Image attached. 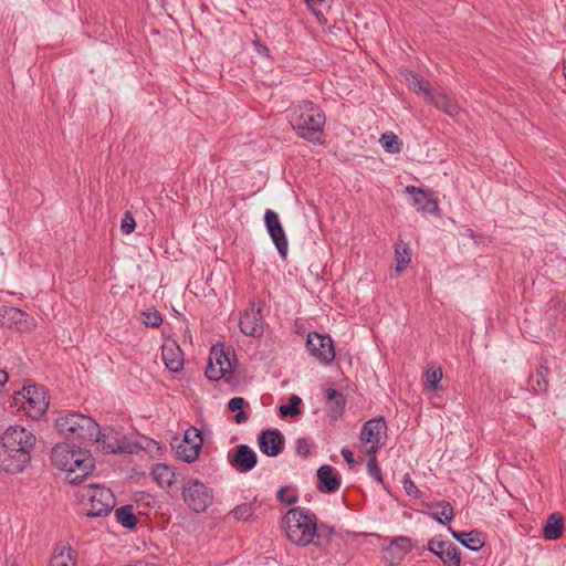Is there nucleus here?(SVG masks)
I'll return each instance as SVG.
<instances>
[{"instance_id": "nucleus-8", "label": "nucleus", "mask_w": 566, "mask_h": 566, "mask_svg": "<svg viewBox=\"0 0 566 566\" xmlns=\"http://www.w3.org/2000/svg\"><path fill=\"white\" fill-rule=\"evenodd\" d=\"M387 424L384 417L373 418L363 424L359 440L361 443H369L367 454H376L384 446L382 438L386 436Z\"/></svg>"}, {"instance_id": "nucleus-59", "label": "nucleus", "mask_w": 566, "mask_h": 566, "mask_svg": "<svg viewBox=\"0 0 566 566\" xmlns=\"http://www.w3.org/2000/svg\"><path fill=\"white\" fill-rule=\"evenodd\" d=\"M12 566H15V565H12Z\"/></svg>"}, {"instance_id": "nucleus-34", "label": "nucleus", "mask_w": 566, "mask_h": 566, "mask_svg": "<svg viewBox=\"0 0 566 566\" xmlns=\"http://www.w3.org/2000/svg\"><path fill=\"white\" fill-rule=\"evenodd\" d=\"M248 406L249 403L242 397H233L230 399V401L228 402L229 411H238V413L234 416L235 423H244L248 420V415L243 410V408Z\"/></svg>"}, {"instance_id": "nucleus-11", "label": "nucleus", "mask_w": 566, "mask_h": 566, "mask_svg": "<svg viewBox=\"0 0 566 566\" xmlns=\"http://www.w3.org/2000/svg\"><path fill=\"white\" fill-rule=\"evenodd\" d=\"M0 325L24 333L33 327V319L25 312L13 306H0Z\"/></svg>"}, {"instance_id": "nucleus-25", "label": "nucleus", "mask_w": 566, "mask_h": 566, "mask_svg": "<svg viewBox=\"0 0 566 566\" xmlns=\"http://www.w3.org/2000/svg\"><path fill=\"white\" fill-rule=\"evenodd\" d=\"M209 358H212L216 366L223 367L229 373L233 371L235 354L230 348L226 350L222 345H214L211 348Z\"/></svg>"}, {"instance_id": "nucleus-10", "label": "nucleus", "mask_w": 566, "mask_h": 566, "mask_svg": "<svg viewBox=\"0 0 566 566\" xmlns=\"http://www.w3.org/2000/svg\"><path fill=\"white\" fill-rule=\"evenodd\" d=\"M202 443L201 432L190 427L185 431L184 439L175 446L176 453L184 462L191 463L198 459Z\"/></svg>"}, {"instance_id": "nucleus-4", "label": "nucleus", "mask_w": 566, "mask_h": 566, "mask_svg": "<svg viewBox=\"0 0 566 566\" xmlns=\"http://www.w3.org/2000/svg\"><path fill=\"white\" fill-rule=\"evenodd\" d=\"M78 495L82 500L87 499L91 503V509L86 513L88 517L105 516L109 514L116 504L113 492L97 484L83 486Z\"/></svg>"}, {"instance_id": "nucleus-9", "label": "nucleus", "mask_w": 566, "mask_h": 566, "mask_svg": "<svg viewBox=\"0 0 566 566\" xmlns=\"http://www.w3.org/2000/svg\"><path fill=\"white\" fill-rule=\"evenodd\" d=\"M36 442L35 436L21 426H11L9 427L0 439V447H4V449L23 448L27 449V452L31 454L32 449L34 448Z\"/></svg>"}, {"instance_id": "nucleus-17", "label": "nucleus", "mask_w": 566, "mask_h": 566, "mask_svg": "<svg viewBox=\"0 0 566 566\" xmlns=\"http://www.w3.org/2000/svg\"><path fill=\"white\" fill-rule=\"evenodd\" d=\"M91 443H97L101 450L106 454L123 453L128 449L124 437L113 428H104V430L99 428V433L94 437Z\"/></svg>"}, {"instance_id": "nucleus-27", "label": "nucleus", "mask_w": 566, "mask_h": 566, "mask_svg": "<svg viewBox=\"0 0 566 566\" xmlns=\"http://www.w3.org/2000/svg\"><path fill=\"white\" fill-rule=\"evenodd\" d=\"M405 81L410 90L417 94H423L426 98L433 91L429 81L424 80L412 71H408L405 74Z\"/></svg>"}, {"instance_id": "nucleus-5", "label": "nucleus", "mask_w": 566, "mask_h": 566, "mask_svg": "<svg viewBox=\"0 0 566 566\" xmlns=\"http://www.w3.org/2000/svg\"><path fill=\"white\" fill-rule=\"evenodd\" d=\"M182 499L196 513L205 512L213 502L211 490L198 479H189L182 486Z\"/></svg>"}, {"instance_id": "nucleus-37", "label": "nucleus", "mask_w": 566, "mask_h": 566, "mask_svg": "<svg viewBox=\"0 0 566 566\" xmlns=\"http://www.w3.org/2000/svg\"><path fill=\"white\" fill-rule=\"evenodd\" d=\"M463 536L465 537L463 546L471 551H479L484 545V536L479 531L465 533Z\"/></svg>"}, {"instance_id": "nucleus-52", "label": "nucleus", "mask_w": 566, "mask_h": 566, "mask_svg": "<svg viewBox=\"0 0 566 566\" xmlns=\"http://www.w3.org/2000/svg\"><path fill=\"white\" fill-rule=\"evenodd\" d=\"M340 454L350 467L355 463L353 452L348 448L344 447L340 450Z\"/></svg>"}, {"instance_id": "nucleus-53", "label": "nucleus", "mask_w": 566, "mask_h": 566, "mask_svg": "<svg viewBox=\"0 0 566 566\" xmlns=\"http://www.w3.org/2000/svg\"><path fill=\"white\" fill-rule=\"evenodd\" d=\"M449 530L451 531L452 536H453V537H454L459 543H461V544L463 545V544H464V542H463V541H464V538H465L463 535H465V533H464V532H454V531H452L451 528H449Z\"/></svg>"}, {"instance_id": "nucleus-18", "label": "nucleus", "mask_w": 566, "mask_h": 566, "mask_svg": "<svg viewBox=\"0 0 566 566\" xmlns=\"http://www.w3.org/2000/svg\"><path fill=\"white\" fill-rule=\"evenodd\" d=\"M258 443L262 453L273 458L282 453L285 439L279 429H265L260 432Z\"/></svg>"}, {"instance_id": "nucleus-23", "label": "nucleus", "mask_w": 566, "mask_h": 566, "mask_svg": "<svg viewBox=\"0 0 566 566\" xmlns=\"http://www.w3.org/2000/svg\"><path fill=\"white\" fill-rule=\"evenodd\" d=\"M406 190L412 195L413 206L426 213H436L439 210L438 202L432 193L415 186H408Z\"/></svg>"}, {"instance_id": "nucleus-1", "label": "nucleus", "mask_w": 566, "mask_h": 566, "mask_svg": "<svg viewBox=\"0 0 566 566\" xmlns=\"http://www.w3.org/2000/svg\"><path fill=\"white\" fill-rule=\"evenodd\" d=\"M325 114L311 101L294 107L290 124L296 135L310 143H321L324 133Z\"/></svg>"}, {"instance_id": "nucleus-26", "label": "nucleus", "mask_w": 566, "mask_h": 566, "mask_svg": "<svg viewBox=\"0 0 566 566\" xmlns=\"http://www.w3.org/2000/svg\"><path fill=\"white\" fill-rule=\"evenodd\" d=\"M564 518L559 513H553L546 520L543 527V536L545 539L555 541L563 535Z\"/></svg>"}, {"instance_id": "nucleus-29", "label": "nucleus", "mask_w": 566, "mask_h": 566, "mask_svg": "<svg viewBox=\"0 0 566 566\" xmlns=\"http://www.w3.org/2000/svg\"><path fill=\"white\" fill-rule=\"evenodd\" d=\"M72 548L67 545L61 544L54 548L49 566H75L72 557Z\"/></svg>"}, {"instance_id": "nucleus-58", "label": "nucleus", "mask_w": 566, "mask_h": 566, "mask_svg": "<svg viewBox=\"0 0 566 566\" xmlns=\"http://www.w3.org/2000/svg\"><path fill=\"white\" fill-rule=\"evenodd\" d=\"M564 75H565V78H566V60L564 61Z\"/></svg>"}, {"instance_id": "nucleus-43", "label": "nucleus", "mask_w": 566, "mask_h": 566, "mask_svg": "<svg viewBox=\"0 0 566 566\" xmlns=\"http://www.w3.org/2000/svg\"><path fill=\"white\" fill-rule=\"evenodd\" d=\"M140 315L143 316V324H145L148 327L157 328L163 323V317L158 311L142 312Z\"/></svg>"}, {"instance_id": "nucleus-13", "label": "nucleus", "mask_w": 566, "mask_h": 566, "mask_svg": "<svg viewBox=\"0 0 566 566\" xmlns=\"http://www.w3.org/2000/svg\"><path fill=\"white\" fill-rule=\"evenodd\" d=\"M94 458L81 447H77L76 458L71 462V472H66V479L71 484L81 483L94 469Z\"/></svg>"}, {"instance_id": "nucleus-21", "label": "nucleus", "mask_w": 566, "mask_h": 566, "mask_svg": "<svg viewBox=\"0 0 566 566\" xmlns=\"http://www.w3.org/2000/svg\"><path fill=\"white\" fill-rule=\"evenodd\" d=\"M77 448L69 443H57L52 449L51 461L52 464L65 472H71V462L76 458Z\"/></svg>"}, {"instance_id": "nucleus-45", "label": "nucleus", "mask_w": 566, "mask_h": 566, "mask_svg": "<svg viewBox=\"0 0 566 566\" xmlns=\"http://www.w3.org/2000/svg\"><path fill=\"white\" fill-rule=\"evenodd\" d=\"M289 490H292V486H290V485L282 486L277 491L276 497L283 504L293 505L298 501V495H297V493H293L291 495L285 494Z\"/></svg>"}, {"instance_id": "nucleus-19", "label": "nucleus", "mask_w": 566, "mask_h": 566, "mask_svg": "<svg viewBox=\"0 0 566 566\" xmlns=\"http://www.w3.org/2000/svg\"><path fill=\"white\" fill-rule=\"evenodd\" d=\"M239 326L241 332L251 337H261L264 332L261 310L254 308V304L244 311L240 317Z\"/></svg>"}, {"instance_id": "nucleus-54", "label": "nucleus", "mask_w": 566, "mask_h": 566, "mask_svg": "<svg viewBox=\"0 0 566 566\" xmlns=\"http://www.w3.org/2000/svg\"><path fill=\"white\" fill-rule=\"evenodd\" d=\"M9 379L8 373L3 369H0V387L3 386Z\"/></svg>"}, {"instance_id": "nucleus-6", "label": "nucleus", "mask_w": 566, "mask_h": 566, "mask_svg": "<svg viewBox=\"0 0 566 566\" xmlns=\"http://www.w3.org/2000/svg\"><path fill=\"white\" fill-rule=\"evenodd\" d=\"M17 395L25 400L27 406L24 409L28 410L31 418L39 419L46 412L49 396L45 387L40 385H24Z\"/></svg>"}, {"instance_id": "nucleus-41", "label": "nucleus", "mask_w": 566, "mask_h": 566, "mask_svg": "<svg viewBox=\"0 0 566 566\" xmlns=\"http://www.w3.org/2000/svg\"><path fill=\"white\" fill-rule=\"evenodd\" d=\"M441 379H442V369L440 367H438V368L430 367L426 371V385L428 386L429 389L436 390L438 387V384L441 381Z\"/></svg>"}, {"instance_id": "nucleus-42", "label": "nucleus", "mask_w": 566, "mask_h": 566, "mask_svg": "<svg viewBox=\"0 0 566 566\" xmlns=\"http://www.w3.org/2000/svg\"><path fill=\"white\" fill-rule=\"evenodd\" d=\"M226 374H230L229 371H227L226 369H223V367H218L214 365L212 358H209V364L206 368V377L210 380V381H218L220 380Z\"/></svg>"}, {"instance_id": "nucleus-24", "label": "nucleus", "mask_w": 566, "mask_h": 566, "mask_svg": "<svg viewBox=\"0 0 566 566\" xmlns=\"http://www.w3.org/2000/svg\"><path fill=\"white\" fill-rule=\"evenodd\" d=\"M548 375V366L546 365V363H541L536 367L535 373L531 374L527 379L530 389L536 395L546 394L549 386Z\"/></svg>"}, {"instance_id": "nucleus-51", "label": "nucleus", "mask_w": 566, "mask_h": 566, "mask_svg": "<svg viewBox=\"0 0 566 566\" xmlns=\"http://www.w3.org/2000/svg\"><path fill=\"white\" fill-rule=\"evenodd\" d=\"M344 395L342 392H339L338 390L334 389V388H328L326 389L325 391V397L328 401H333V400H336L340 397H343Z\"/></svg>"}, {"instance_id": "nucleus-35", "label": "nucleus", "mask_w": 566, "mask_h": 566, "mask_svg": "<svg viewBox=\"0 0 566 566\" xmlns=\"http://www.w3.org/2000/svg\"><path fill=\"white\" fill-rule=\"evenodd\" d=\"M380 143L387 153L396 154L401 150V140L391 132L384 133L380 137Z\"/></svg>"}, {"instance_id": "nucleus-31", "label": "nucleus", "mask_w": 566, "mask_h": 566, "mask_svg": "<svg viewBox=\"0 0 566 566\" xmlns=\"http://www.w3.org/2000/svg\"><path fill=\"white\" fill-rule=\"evenodd\" d=\"M151 475L161 488H169L175 479L171 468L163 463H158L153 468Z\"/></svg>"}, {"instance_id": "nucleus-38", "label": "nucleus", "mask_w": 566, "mask_h": 566, "mask_svg": "<svg viewBox=\"0 0 566 566\" xmlns=\"http://www.w3.org/2000/svg\"><path fill=\"white\" fill-rule=\"evenodd\" d=\"M440 511L433 514V517L441 524H448L453 518V507L447 501H441L438 504Z\"/></svg>"}, {"instance_id": "nucleus-2", "label": "nucleus", "mask_w": 566, "mask_h": 566, "mask_svg": "<svg viewBox=\"0 0 566 566\" xmlns=\"http://www.w3.org/2000/svg\"><path fill=\"white\" fill-rule=\"evenodd\" d=\"M59 433L69 440H76L80 444L92 442L99 433V424L91 417L80 412H60L54 420Z\"/></svg>"}, {"instance_id": "nucleus-46", "label": "nucleus", "mask_w": 566, "mask_h": 566, "mask_svg": "<svg viewBox=\"0 0 566 566\" xmlns=\"http://www.w3.org/2000/svg\"><path fill=\"white\" fill-rule=\"evenodd\" d=\"M233 516L240 521H248L249 517L253 514V507L249 503H243L235 506L232 511Z\"/></svg>"}, {"instance_id": "nucleus-3", "label": "nucleus", "mask_w": 566, "mask_h": 566, "mask_svg": "<svg viewBox=\"0 0 566 566\" xmlns=\"http://www.w3.org/2000/svg\"><path fill=\"white\" fill-rule=\"evenodd\" d=\"M283 522L286 536L293 544L305 547L314 542L316 515L310 509L293 507L286 512Z\"/></svg>"}, {"instance_id": "nucleus-20", "label": "nucleus", "mask_w": 566, "mask_h": 566, "mask_svg": "<svg viewBox=\"0 0 566 566\" xmlns=\"http://www.w3.org/2000/svg\"><path fill=\"white\" fill-rule=\"evenodd\" d=\"M410 549V538L405 536L395 537L385 551V559L388 563V566H399Z\"/></svg>"}, {"instance_id": "nucleus-15", "label": "nucleus", "mask_w": 566, "mask_h": 566, "mask_svg": "<svg viewBox=\"0 0 566 566\" xmlns=\"http://www.w3.org/2000/svg\"><path fill=\"white\" fill-rule=\"evenodd\" d=\"M427 549L438 556L446 566H460V551L450 541L431 538L428 542Z\"/></svg>"}, {"instance_id": "nucleus-33", "label": "nucleus", "mask_w": 566, "mask_h": 566, "mask_svg": "<svg viewBox=\"0 0 566 566\" xmlns=\"http://www.w3.org/2000/svg\"><path fill=\"white\" fill-rule=\"evenodd\" d=\"M336 535V531L333 526L316 522V530L314 532V542L312 544L323 547L329 544L332 537Z\"/></svg>"}, {"instance_id": "nucleus-40", "label": "nucleus", "mask_w": 566, "mask_h": 566, "mask_svg": "<svg viewBox=\"0 0 566 566\" xmlns=\"http://www.w3.org/2000/svg\"><path fill=\"white\" fill-rule=\"evenodd\" d=\"M367 472L375 481L384 484L381 469L375 454L368 455Z\"/></svg>"}, {"instance_id": "nucleus-16", "label": "nucleus", "mask_w": 566, "mask_h": 566, "mask_svg": "<svg viewBox=\"0 0 566 566\" xmlns=\"http://www.w3.org/2000/svg\"><path fill=\"white\" fill-rule=\"evenodd\" d=\"M228 461L237 471H251L258 462L256 453L248 444H238L228 453Z\"/></svg>"}, {"instance_id": "nucleus-36", "label": "nucleus", "mask_w": 566, "mask_h": 566, "mask_svg": "<svg viewBox=\"0 0 566 566\" xmlns=\"http://www.w3.org/2000/svg\"><path fill=\"white\" fill-rule=\"evenodd\" d=\"M302 403V399L296 396L292 395L290 397L289 403L282 405L279 408V412L281 417H295L301 413L300 406Z\"/></svg>"}, {"instance_id": "nucleus-48", "label": "nucleus", "mask_w": 566, "mask_h": 566, "mask_svg": "<svg viewBox=\"0 0 566 566\" xmlns=\"http://www.w3.org/2000/svg\"><path fill=\"white\" fill-rule=\"evenodd\" d=\"M136 222L130 212H126L122 219L120 230L124 234H129L135 230Z\"/></svg>"}, {"instance_id": "nucleus-50", "label": "nucleus", "mask_w": 566, "mask_h": 566, "mask_svg": "<svg viewBox=\"0 0 566 566\" xmlns=\"http://www.w3.org/2000/svg\"><path fill=\"white\" fill-rule=\"evenodd\" d=\"M442 112H444L447 115H449L451 117H455L460 114V107L458 106V104L453 103L450 99Z\"/></svg>"}, {"instance_id": "nucleus-57", "label": "nucleus", "mask_w": 566, "mask_h": 566, "mask_svg": "<svg viewBox=\"0 0 566 566\" xmlns=\"http://www.w3.org/2000/svg\"><path fill=\"white\" fill-rule=\"evenodd\" d=\"M261 51H268V48L265 45H263V44H260L259 52H261Z\"/></svg>"}, {"instance_id": "nucleus-55", "label": "nucleus", "mask_w": 566, "mask_h": 566, "mask_svg": "<svg viewBox=\"0 0 566 566\" xmlns=\"http://www.w3.org/2000/svg\"><path fill=\"white\" fill-rule=\"evenodd\" d=\"M316 17H317V20L321 22V23H326V19L323 17L322 13H316Z\"/></svg>"}, {"instance_id": "nucleus-47", "label": "nucleus", "mask_w": 566, "mask_h": 566, "mask_svg": "<svg viewBox=\"0 0 566 566\" xmlns=\"http://www.w3.org/2000/svg\"><path fill=\"white\" fill-rule=\"evenodd\" d=\"M402 484H403V490H405V492L408 495H410V496H412L415 499H419L420 497V491L416 486L415 482L411 480L409 474L405 475Z\"/></svg>"}, {"instance_id": "nucleus-49", "label": "nucleus", "mask_w": 566, "mask_h": 566, "mask_svg": "<svg viewBox=\"0 0 566 566\" xmlns=\"http://www.w3.org/2000/svg\"><path fill=\"white\" fill-rule=\"evenodd\" d=\"M296 452L303 458H307L310 455V446L305 438H298L296 440Z\"/></svg>"}, {"instance_id": "nucleus-30", "label": "nucleus", "mask_w": 566, "mask_h": 566, "mask_svg": "<svg viewBox=\"0 0 566 566\" xmlns=\"http://www.w3.org/2000/svg\"><path fill=\"white\" fill-rule=\"evenodd\" d=\"M395 262L397 274H401L410 263L409 247L402 240L397 241L395 244Z\"/></svg>"}, {"instance_id": "nucleus-39", "label": "nucleus", "mask_w": 566, "mask_h": 566, "mask_svg": "<svg viewBox=\"0 0 566 566\" xmlns=\"http://www.w3.org/2000/svg\"><path fill=\"white\" fill-rule=\"evenodd\" d=\"M345 405H346L345 396H343L336 400L328 401V406H327L328 416L333 420H338L345 411Z\"/></svg>"}, {"instance_id": "nucleus-44", "label": "nucleus", "mask_w": 566, "mask_h": 566, "mask_svg": "<svg viewBox=\"0 0 566 566\" xmlns=\"http://www.w3.org/2000/svg\"><path fill=\"white\" fill-rule=\"evenodd\" d=\"M427 101L433 104L437 108L443 111V108L449 103L450 98L441 92L432 91L430 95L427 97Z\"/></svg>"}, {"instance_id": "nucleus-56", "label": "nucleus", "mask_w": 566, "mask_h": 566, "mask_svg": "<svg viewBox=\"0 0 566 566\" xmlns=\"http://www.w3.org/2000/svg\"><path fill=\"white\" fill-rule=\"evenodd\" d=\"M261 51H268V48L265 45H263V44H260L259 52H261Z\"/></svg>"}, {"instance_id": "nucleus-28", "label": "nucleus", "mask_w": 566, "mask_h": 566, "mask_svg": "<svg viewBox=\"0 0 566 566\" xmlns=\"http://www.w3.org/2000/svg\"><path fill=\"white\" fill-rule=\"evenodd\" d=\"M161 356L166 367L170 371L177 373L182 369L184 359L181 357V352L178 347L174 348L164 346Z\"/></svg>"}, {"instance_id": "nucleus-12", "label": "nucleus", "mask_w": 566, "mask_h": 566, "mask_svg": "<svg viewBox=\"0 0 566 566\" xmlns=\"http://www.w3.org/2000/svg\"><path fill=\"white\" fill-rule=\"evenodd\" d=\"M31 460V454L27 452V449H4L0 447V468L7 473L17 474L24 470L27 464Z\"/></svg>"}, {"instance_id": "nucleus-32", "label": "nucleus", "mask_w": 566, "mask_h": 566, "mask_svg": "<svg viewBox=\"0 0 566 566\" xmlns=\"http://www.w3.org/2000/svg\"><path fill=\"white\" fill-rule=\"evenodd\" d=\"M116 522L127 530H134L137 525V517L132 505H123L115 511Z\"/></svg>"}, {"instance_id": "nucleus-22", "label": "nucleus", "mask_w": 566, "mask_h": 566, "mask_svg": "<svg viewBox=\"0 0 566 566\" xmlns=\"http://www.w3.org/2000/svg\"><path fill=\"white\" fill-rule=\"evenodd\" d=\"M317 484L316 488L322 493H334L340 486V478L335 469L331 465H322L316 472Z\"/></svg>"}, {"instance_id": "nucleus-14", "label": "nucleus", "mask_w": 566, "mask_h": 566, "mask_svg": "<svg viewBox=\"0 0 566 566\" xmlns=\"http://www.w3.org/2000/svg\"><path fill=\"white\" fill-rule=\"evenodd\" d=\"M266 231L272 239L279 254L285 259L287 255V238L276 212L266 210L264 213Z\"/></svg>"}, {"instance_id": "nucleus-7", "label": "nucleus", "mask_w": 566, "mask_h": 566, "mask_svg": "<svg viewBox=\"0 0 566 566\" xmlns=\"http://www.w3.org/2000/svg\"><path fill=\"white\" fill-rule=\"evenodd\" d=\"M305 346L310 355L324 366L331 365L335 359L334 343L327 334L310 332Z\"/></svg>"}]
</instances>
